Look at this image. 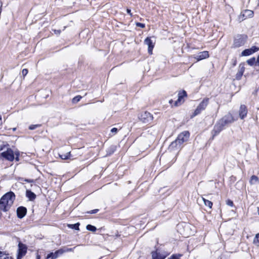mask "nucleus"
Listing matches in <instances>:
<instances>
[{"label": "nucleus", "mask_w": 259, "mask_h": 259, "mask_svg": "<svg viewBox=\"0 0 259 259\" xmlns=\"http://www.w3.org/2000/svg\"><path fill=\"white\" fill-rule=\"evenodd\" d=\"M233 115L229 113L220 119L214 125L213 130L211 132L212 138L218 135L226 126L231 124L236 120Z\"/></svg>", "instance_id": "nucleus-1"}, {"label": "nucleus", "mask_w": 259, "mask_h": 259, "mask_svg": "<svg viewBox=\"0 0 259 259\" xmlns=\"http://www.w3.org/2000/svg\"><path fill=\"white\" fill-rule=\"evenodd\" d=\"M15 199V195L12 192H9L5 194L0 200V209L6 212L12 206Z\"/></svg>", "instance_id": "nucleus-2"}, {"label": "nucleus", "mask_w": 259, "mask_h": 259, "mask_svg": "<svg viewBox=\"0 0 259 259\" xmlns=\"http://www.w3.org/2000/svg\"><path fill=\"white\" fill-rule=\"evenodd\" d=\"M0 153V158L3 157L5 159L12 161L15 159L14 152L7 145H3L0 146V151H2Z\"/></svg>", "instance_id": "nucleus-3"}, {"label": "nucleus", "mask_w": 259, "mask_h": 259, "mask_svg": "<svg viewBox=\"0 0 259 259\" xmlns=\"http://www.w3.org/2000/svg\"><path fill=\"white\" fill-rule=\"evenodd\" d=\"M247 38L246 35L240 34L236 36L234 40L233 46L235 48H239L243 46Z\"/></svg>", "instance_id": "nucleus-4"}, {"label": "nucleus", "mask_w": 259, "mask_h": 259, "mask_svg": "<svg viewBox=\"0 0 259 259\" xmlns=\"http://www.w3.org/2000/svg\"><path fill=\"white\" fill-rule=\"evenodd\" d=\"M138 118L142 122L149 123L153 120L152 115L147 111L141 112L138 116Z\"/></svg>", "instance_id": "nucleus-5"}, {"label": "nucleus", "mask_w": 259, "mask_h": 259, "mask_svg": "<svg viewBox=\"0 0 259 259\" xmlns=\"http://www.w3.org/2000/svg\"><path fill=\"white\" fill-rule=\"evenodd\" d=\"M208 103V99L204 98L201 102L197 107L196 109L194 112L193 116H195L199 114L202 110H204L206 107Z\"/></svg>", "instance_id": "nucleus-6"}, {"label": "nucleus", "mask_w": 259, "mask_h": 259, "mask_svg": "<svg viewBox=\"0 0 259 259\" xmlns=\"http://www.w3.org/2000/svg\"><path fill=\"white\" fill-rule=\"evenodd\" d=\"M189 137L190 133L189 132L184 131L178 135L176 140L178 142V143L182 146L184 142L188 140Z\"/></svg>", "instance_id": "nucleus-7"}, {"label": "nucleus", "mask_w": 259, "mask_h": 259, "mask_svg": "<svg viewBox=\"0 0 259 259\" xmlns=\"http://www.w3.org/2000/svg\"><path fill=\"white\" fill-rule=\"evenodd\" d=\"M18 253L17 259H22V257L26 253L27 247L25 245L20 242L18 244Z\"/></svg>", "instance_id": "nucleus-8"}, {"label": "nucleus", "mask_w": 259, "mask_h": 259, "mask_svg": "<svg viewBox=\"0 0 259 259\" xmlns=\"http://www.w3.org/2000/svg\"><path fill=\"white\" fill-rule=\"evenodd\" d=\"M186 97H187V93L185 91H180L178 93V99L175 102V106H178L184 103V98Z\"/></svg>", "instance_id": "nucleus-9"}, {"label": "nucleus", "mask_w": 259, "mask_h": 259, "mask_svg": "<svg viewBox=\"0 0 259 259\" xmlns=\"http://www.w3.org/2000/svg\"><path fill=\"white\" fill-rule=\"evenodd\" d=\"M259 50V48L253 46L250 49H245L241 53V55L242 56H249L253 53L258 51Z\"/></svg>", "instance_id": "nucleus-10"}, {"label": "nucleus", "mask_w": 259, "mask_h": 259, "mask_svg": "<svg viewBox=\"0 0 259 259\" xmlns=\"http://www.w3.org/2000/svg\"><path fill=\"white\" fill-rule=\"evenodd\" d=\"M248 110L244 105H241L238 111L239 116L241 119H244L247 116Z\"/></svg>", "instance_id": "nucleus-11"}, {"label": "nucleus", "mask_w": 259, "mask_h": 259, "mask_svg": "<svg viewBox=\"0 0 259 259\" xmlns=\"http://www.w3.org/2000/svg\"><path fill=\"white\" fill-rule=\"evenodd\" d=\"M63 253V249H60L56 251L55 252H51L48 254L46 259H56L59 256V255L62 254Z\"/></svg>", "instance_id": "nucleus-12"}, {"label": "nucleus", "mask_w": 259, "mask_h": 259, "mask_svg": "<svg viewBox=\"0 0 259 259\" xmlns=\"http://www.w3.org/2000/svg\"><path fill=\"white\" fill-rule=\"evenodd\" d=\"M144 43L148 46V51L149 54H152V50L154 47V43L150 39V37H147L145 40Z\"/></svg>", "instance_id": "nucleus-13"}, {"label": "nucleus", "mask_w": 259, "mask_h": 259, "mask_svg": "<svg viewBox=\"0 0 259 259\" xmlns=\"http://www.w3.org/2000/svg\"><path fill=\"white\" fill-rule=\"evenodd\" d=\"M209 57V53L207 51L200 52L197 55L194 56V58L197 61H200Z\"/></svg>", "instance_id": "nucleus-14"}, {"label": "nucleus", "mask_w": 259, "mask_h": 259, "mask_svg": "<svg viewBox=\"0 0 259 259\" xmlns=\"http://www.w3.org/2000/svg\"><path fill=\"white\" fill-rule=\"evenodd\" d=\"M27 209L25 207L20 206L17 209V215L18 218H23L26 214Z\"/></svg>", "instance_id": "nucleus-15"}, {"label": "nucleus", "mask_w": 259, "mask_h": 259, "mask_svg": "<svg viewBox=\"0 0 259 259\" xmlns=\"http://www.w3.org/2000/svg\"><path fill=\"white\" fill-rule=\"evenodd\" d=\"M182 147L181 145L178 143V142L176 140L171 143L168 147V150L170 151H174L175 150H178L181 149Z\"/></svg>", "instance_id": "nucleus-16"}, {"label": "nucleus", "mask_w": 259, "mask_h": 259, "mask_svg": "<svg viewBox=\"0 0 259 259\" xmlns=\"http://www.w3.org/2000/svg\"><path fill=\"white\" fill-rule=\"evenodd\" d=\"M253 16V12L250 10H245L243 11L240 17H242L244 19H246L247 18H251Z\"/></svg>", "instance_id": "nucleus-17"}, {"label": "nucleus", "mask_w": 259, "mask_h": 259, "mask_svg": "<svg viewBox=\"0 0 259 259\" xmlns=\"http://www.w3.org/2000/svg\"><path fill=\"white\" fill-rule=\"evenodd\" d=\"M245 70V67L243 65L240 64L239 66L238 70L236 75V79L240 80L243 75Z\"/></svg>", "instance_id": "nucleus-18"}, {"label": "nucleus", "mask_w": 259, "mask_h": 259, "mask_svg": "<svg viewBox=\"0 0 259 259\" xmlns=\"http://www.w3.org/2000/svg\"><path fill=\"white\" fill-rule=\"evenodd\" d=\"M26 195L30 201L34 200L36 198V195L30 190H26Z\"/></svg>", "instance_id": "nucleus-19"}, {"label": "nucleus", "mask_w": 259, "mask_h": 259, "mask_svg": "<svg viewBox=\"0 0 259 259\" xmlns=\"http://www.w3.org/2000/svg\"><path fill=\"white\" fill-rule=\"evenodd\" d=\"M249 183L251 185L258 184L259 179L257 176L253 175L251 177V178L249 180Z\"/></svg>", "instance_id": "nucleus-20"}, {"label": "nucleus", "mask_w": 259, "mask_h": 259, "mask_svg": "<svg viewBox=\"0 0 259 259\" xmlns=\"http://www.w3.org/2000/svg\"><path fill=\"white\" fill-rule=\"evenodd\" d=\"M152 259H164V256L158 254L156 251L152 252Z\"/></svg>", "instance_id": "nucleus-21"}, {"label": "nucleus", "mask_w": 259, "mask_h": 259, "mask_svg": "<svg viewBox=\"0 0 259 259\" xmlns=\"http://www.w3.org/2000/svg\"><path fill=\"white\" fill-rule=\"evenodd\" d=\"M0 259H13L9 254L0 251Z\"/></svg>", "instance_id": "nucleus-22"}, {"label": "nucleus", "mask_w": 259, "mask_h": 259, "mask_svg": "<svg viewBox=\"0 0 259 259\" xmlns=\"http://www.w3.org/2000/svg\"><path fill=\"white\" fill-rule=\"evenodd\" d=\"M202 200L205 206H207L209 208H211L212 206V202L211 201L207 200L203 197H202Z\"/></svg>", "instance_id": "nucleus-23"}, {"label": "nucleus", "mask_w": 259, "mask_h": 259, "mask_svg": "<svg viewBox=\"0 0 259 259\" xmlns=\"http://www.w3.org/2000/svg\"><path fill=\"white\" fill-rule=\"evenodd\" d=\"M70 152H68L66 154H59V156L61 159L65 160L68 159L70 157Z\"/></svg>", "instance_id": "nucleus-24"}, {"label": "nucleus", "mask_w": 259, "mask_h": 259, "mask_svg": "<svg viewBox=\"0 0 259 259\" xmlns=\"http://www.w3.org/2000/svg\"><path fill=\"white\" fill-rule=\"evenodd\" d=\"M79 223H76L74 224L69 225V227L71 229H75L76 230H79Z\"/></svg>", "instance_id": "nucleus-25"}, {"label": "nucleus", "mask_w": 259, "mask_h": 259, "mask_svg": "<svg viewBox=\"0 0 259 259\" xmlns=\"http://www.w3.org/2000/svg\"><path fill=\"white\" fill-rule=\"evenodd\" d=\"M86 228L88 230L92 232H95L97 230L95 226H92L91 225H88L86 227Z\"/></svg>", "instance_id": "nucleus-26"}, {"label": "nucleus", "mask_w": 259, "mask_h": 259, "mask_svg": "<svg viewBox=\"0 0 259 259\" xmlns=\"http://www.w3.org/2000/svg\"><path fill=\"white\" fill-rule=\"evenodd\" d=\"M247 63L248 65L250 66L253 65L255 63V58L254 57H253L250 59H248L247 61Z\"/></svg>", "instance_id": "nucleus-27"}, {"label": "nucleus", "mask_w": 259, "mask_h": 259, "mask_svg": "<svg viewBox=\"0 0 259 259\" xmlns=\"http://www.w3.org/2000/svg\"><path fill=\"white\" fill-rule=\"evenodd\" d=\"M253 243L259 246V233L257 234L255 237L254 238Z\"/></svg>", "instance_id": "nucleus-28"}, {"label": "nucleus", "mask_w": 259, "mask_h": 259, "mask_svg": "<svg viewBox=\"0 0 259 259\" xmlns=\"http://www.w3.org/2000/svg\"><path fill=\"white\" fill-rule=\"evenodd\" d=\"M81 99V97L80 96H77L73 98L72 102L73 103H76L78 102L80 99Z\"/></svg>", "instance_id": "nucleus-29"}, {"label": "nucleus", "mask_w": 259, "mask_h": 259, "mask_svg": "<svg viewBox=\"0 0 259 259\" xmlns=\"http://www.w3.org/2000/svg\"><path fill=\"white\" fill-rule=\"evenodd\" d=\"M40 126V124H32L29 126V129L30 130H33Z\"/></svg>", "instance_id": "nucleus-30"}, {"label": "nucleus", "mask_w": 259, "mask_h": 259, "mask_svg": "<svg viewBox=\"0 0 259 259\" xmlns=\"http://www.w3.org/2000/svg\"><path fill=\"white\" fill-rule=\"evenodd\" d=\"M136 25L138 27H140L141 28H144L145 27V25L143 23H141L140 22H136Z\"/></svg>", "instance_id": "nucleus-31"}, {"label": "nucleus", "mask_w": 259, "mask_h": 259, "mask_svg": "<svg viewBox=\"0 0 259 259\" xmlns=\"http://www.w3.org/2000/svg\"><path fill=\"white\" fill-rule=\"evenodd\" d=\"M75 247H74V248H65L64 249H63V251H64V252H69V251H73V249L75 248Z\"/></svg>", "instance_id": "nucleus-32"}, {"label": "nucleus", "mask_w": 259, "mask_h": 259, "mask_svg": "<svg viewBox=\"0 0 259 259\" xmlns=\"http://www.w3.org/2000/svg\"><path fill=\"white\" fill-rule=\"evenodd\" d=\"M226 204L230 206H233L234 204L233 202L230 199H228L226 201Z\"/></svg>", "instance_id": "nucleus-33"}, {"label": "nucleus", "mask_w": 259, "mask_h": 259, "mask_svg": "<svg viewBox=\"0 0 259 259\" xmlns=\"http://www.w3.org/2000/svg\"><path fill=\"white\" fill-rule=\"evenodd\" d=\"M22 75L25 76L28 73V70L27 69H23L22 71Z\"/></svg>", "instance_id": "nucleus-34"}, {"label": "nucleus", "mask_w": 259, "mask_h": 259, "mask_svg": "<svg viewBox=\"0 0 259 259\" xmlns=\"http://www.w3.org/2000/svg\"><path fill=\"white\" fill-rule=\"evenodd\" d=\"M16 155V157H15V159L16 161H19V153L18 151H16L14 152V155Z\"/></svg>", "instance_id": "nucleus-35"}, {"label": "nucleus", "mask_w": 259, "mask_h": 259, "mask_svg": "<svg viewBox=\"0 0 259 259\" xmlns=\"http://www.w3.org/2000/svg\"><path fill=\"white\" fill-rule=\"evenodd\" d=\"M99 211V209H94V210H92L89 212H88V213H91V214H93V213H97L98 211Z\"/></svg>", "instance_id": "nucleus-36"}, {"label": "nucleus", "mask_w": 259, "mask_h": 259, "mask_svg": "<svg viewBox=\"0 0 259 259\" xmlns=\"http://www.w3.org/2000/svg\"><path fill=\"white\" fill-rule=\"evenodd\" d=\"M117 131H118V129L115 127H113L111 130V132L114 134L116 133L117 132Z\"/></svg>", "instance_id": "nucleus-37"}, {"label": "nucleus", "mask_w": 259, "mask_h": 259, "mask_svg": "<svg viewBox=\"0 0 259 259\" xmlns=\"http://www.w3.org/2000/svg\"><path fill=\"white\" fill-rule=\"evenodd\" d=\"M54 32H55V33L57 34H59L61 32V30H56V29H54L53 30Z\"/></svg>", "instance_id": "nucleus-38"}, {"label": "nucleus", "mask_w": 259, "mask_h": 259, "mask_svg": "<svg viewBox=\"0 0 259 259\" xmlns=\"http://www.w3.org/2000/svg\"><path fill=\"white\" fill-rule=\"evenodd\" d=\"M126 12L127 13L130 14L131 16H132V13H131V11L130 9H126Z\"/></svg>", "instance_id": "nucleus-39"}, {"label": "nucleus", "mask_w": 259, "mask_h": 259, "mask_svg": "<svg viewBox=\"0 0 259 259\" xmlns=\"http://www.w3.org/2000/svg\"><path fill=\"white\" fill-rule=\"evenodd\" d=\"M171 259H180V258H179V256H178L177 255H173L171 256Z\"/></svg>", "instance_id": "nucleus-40"}, {"label": "nucleus", "mask_w": 259, "mask_h": 259, "mask_svg": "<svg viewBox=\"0 0 259 259\" xmlns=\"http://www.w3.org/2000/svg\"><path fill=\"white\" fill-rule=\"evenodd\" d=\"M190 225L187 224H185L184 226V227L186 229H189V228H190Z\"/></svg>", "instance_id": "nucleus-41"}, {"label": "nucleus", "mask_w": 259, "mask_h": 259, "mask_svg": "<svg viewBox=\"0 0 259 259\" xmlns=\"http://www.w3.org/2000/svg\"><path fill=\"white\" fill-rule=\"evenodd\" d=\"M25 182H29V183H30V182H33V180H28V179H26V180H25Z\"/></svg>", "instance_id": "nucleus-42"}, {"label": "nucleus", "mask_w": 259, "mask_h": 259, "mask_svg": "<svg viewBox=\"0 0 259 259\" xmlns=\"http://www.w3.org/2000/svg\"><path fill=\"white\" fill-rule=\"evenodd\" d=\"M36 259H40V256L38 253L36 254Z\"/></svg>", "instance_id": "nucleus-43"}, {"label": "nucleus", "mask_w": 259, "mask_h": 259, "mask_svg": "<svg viewBox=\"0 0 259 259\" xmlns=\"http://www.w3.org/2000/svg\"><path fill=\"white\" fill-rule=\"evenodd\" d=\"M2 3L1 2V1L0 0V8H2Z\"/></svg>", "instance_id": "nucleus-44"}, {"label": "nucleus", "mask_w": 259, "mask_h": 259, "mask_svg": "<svg viewBox=\"0 0 259 259\" xmlns=\"http://www.w3.org/2000/svg\"><path fill=\"white\" fill-rule=\"evenodd\" d=\"M2 120V116L0 115V120Z\"/></svg>", "instance_id": "nucleus-45"}, {"label": "nucleus", "mask_w": 259, "mask_h": 259, "mask_svg": "<svg viewBox=\"0 0 259 259\" xmlns=\"http://www.w3.org/2000/svg\"><path fill=\"white\" fill-rule=\"evenodd\" d=\"M172 100L169 101V102H170V103H171V102H172Z\"/></svg>", "instance_id": "nucleus-46"}]
</instances>
